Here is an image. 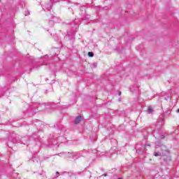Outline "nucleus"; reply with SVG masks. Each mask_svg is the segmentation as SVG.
<instances>
[{"label":"nucleus","mask_w":179,"mask_h":179,"mask_svg":"<svg viewBox=\"0 0 179 179\" xmlns=\"http://www.w3.org/2000/svg\"><path fill=\"white\" fill-rule=\"evenodd\" d=\"M88 56L92 57L94 56V54L93 52H88Z\"/></svg>","instance_id":"obj_3"},{"label":"nucleus","mask_w":179,"mask_h":179,"mask_svg":"<svg viewBox=\"0 0 179 179\" xmlns=\"http://www.w3.org/2000/svg\"><path fill=\"white\" fill-rule=\"evenodd\" d=\"M152 112H153V108L149 107V108H148V114H152Z\"/></svg>","instance_id":"obj_2"},{"label":"nucleus","mask_w":179,"mask_h":179,"mask_svg":"<svg viewBox=\"0 0 179 179\" xmlns=\"http://www.w3.org/2000/svg\"><path fill=\"white\" fill-rule=\"evenodd\" d=\"M56 174H59V173H58V172H56Z\"/></svg>","instance_id":"obj_7"},{"label":"nucleus","mask_w":179,"mask_h":179,"mask_svg":"<svg viewBox=\"0 0 179 179\" xmlns=\"http://www.w3.org/2000/svg\"><path fill=\"white\" fill-rule=\"evenodd\" d=\"M164 136H162V138L164 139Z\"/></svg>","instance_id":"obj_5"},{"label":"nucleus","mask_w":179,"mask_h":179,"mask_svg":"<svg viewBox=\"0 0 179 179\" xmlns=\"http://www.w3.org/2000/svg\"><path fill=\"white\" fill-rule=\"evenodd\" d=\"M177 113H179V108L178 109Z\"/></svg>","instance_id":"obj_6"},{"label":"nucleus","mask_w":179,"mask_h":179,"mask_svg":"<svg viewBox=\"0 0 179 179\" xmlns=\"http://www.w3.org/2000/svg\"><path fill=\"white\" fill-rule=\"evenodd\" d=\"M119 179H122V178H119Z\"/></svg>","instance_id":"obj_8"},{"label":"nucleus","mask_w":179,"mask_h":179,"mask_svg":"<svg viewBox=\"0 0 179 179\" xmlns=\"http://www.w3.org/2000/svg\"><path fill=\"white\" fill-rule=\"evenodd\" d=\"M154 155L156 157L160 156V152H154Z\"/></svg>","instance_id":"obj_4"},{"label":"nucleus","mask_w":179,"mask_h":179,"mask_svg":"<svg viewBox=\"0 0 179 179\" xmlns=\"http://www.w3.org/2000/svg\"><path fill=\"white\" fill-rule=\"evenodd\" d=\"M81 120H82V116L77 117L75 120V124H79Z\"/></svg>","instance_id":"obj_1"}]
</instances>
